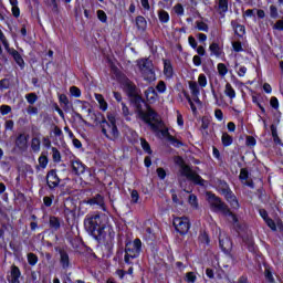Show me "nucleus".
<instances>
[{"label":"nucleus","instance_id":"obj_1","mask_svg":"<svg viewBox=\"0 0 283 283\" xmlns=\"http://www.w3.org/2000/svg\"><path fill=\"white\" fill-rule=\"evenodd\" d=\"M129 103L134 107L139 120L148 125L153 132H160V124L163 122L158 119V112L153 109L151 105L140 94L130 97Z\"/></svg>","mask_w":283,"mask_h":283},{"label":"nucleus","instance_id":"obj_2","mask_svg":"<svg viewBox=\"0 0 283 283\" xmlns=\"http://www.w3.org/2000/svg\"><path fill=\"white\" fill-rule=\"evenodd\" d=\"M84 229L94 240L101 242L107 235L105 232L107 229V218L105 214L98 212L88 213L84 219Z\"/></svg>","mask_w":283,"mask_h":283},{"label":"nucleus","instance_id":"obj_3","mask_svg":"<svg viewBox=\"0 0 283 283\" xmlns=\"http://www.w3.org/2000/svg\"><path fill=\"white\" fill-rule=\"evenodd\" d=\"M117 83H119L123 92L126 94L128 98H134V96H138V86L118 69V66L111 67Z\"/></svg>","mask_w":283,"mask_h":283},{"label":"nucleus","instance_id":"obj_4","mask_svg":"<svg viewBox=\"0 0 283 283\" xmlns=\"http://www.w3.org/2000/svg\"><path fill=\"white\" fill-rule=\"evenodd\" d=\"M176 165L180 168V175L193 185H198L199 187H205L207 189V185L209 182L205 180L198 172L193 171L191 166L185 164V159L181 156H178L175 160Z\"/></svg>","mask_w":283,"mask_h":283},{"label":"nucleus","instance_id":"obj_5","mask_svg":"<svg viewBox=\"0 0 283 283\" xmlns=\"http://www.w3.org/2000/svg\"><path fill=\"white\" fill-rule=\"evenodd\" d=\"M102 127V134L107 140H118L120 138V130L116 125V116L112 113L107 114V119L103 118L99 123Z\"/></svg>","mask_w":283,"mask_h":283},{"label":"nucleus","instance_id":"obj_6","mask_svg":"<svg viewBox=\"0 0 283 283\" xmlns=\"http://www.w3.org/2000/svg\"><path fill=\"white\" fill-rule=\"evenodd\" d=\"M124 262L125 264L133 265L134 262L132 260H136L140 258V253H143V241L136 238L134 241H126L124 248Z\"/></svg>","mask_w":283,"mask_h":283},{"label":"nucleus","instance_id":"obj_7","mask_svg":"<svg viewBox=\"0 0 283 283\" xmlns=\"http://www.w3.org/2000/svg\"><path fill=\"white\" fill-rule=\"evenodd\" d=\"M139 72H142L145 81H156V72L154 71V62L149 57H142L136 61Z\"/></svg>","mask_w":283,"mask_h":283},{"label":"nucleus","instance_id":"obj_8","mask_svg":"<svg viewBox=\"0 0 283 283\" xmlns=\"http://www.w3.org/2000/svg\"><path fill=\"white\" fill-rule=\"evenodd\" d=\"M172 226L179 235H187L191 229V221L187 217H176L172 220Z\"/></svg>","mask_w":283,"mask_h":283},{"label":"nucleus","instance_id":"obj_9","mask_svg":"<svg viewBox=\"0 0 283 283\" xmlns=\"http://www.w3.org/2000/svg\"><path fill=\"white\" fill-rule=\"evenodd\" d=\"M54 251L60 255L59 262L62 271H69V269H72V260H70V253H67V250L63 247H55Z\"/></svg>","mask_w":283,"mask_h":283},{"label":"nucleus","instance_id":"obj_10","mask_svg":"<svg viewBox=\"0 0 283 283\" xmlns=\"http://www.w3.org/2000/svg\"><path fill=\"white\" fill-rule=\"evenodd\" d=\"M46 185L50 189V191H54L59 185H61V178H59V175L56 174V169H51L46 174Z\"/></svg>","mask_w":283,"mask_h":283},{"label":"nucleus","instance_id":"obj_11","mask_svg":"<svg viewBox=\"0 0 283 283\" xmlns=\"http://www.w3.org/2000/svg\"><path fill=\"white\" fill-rule=\"evenodd\" d=\"M219 247L226 253H228V251H231L233 247L231 239H229V237L227 235V232H222V230H219Z\"/></svg>","mask_w":283,"mask_h":283},{"label":"nucleus","instance_id":"obj_12","mask_svg":"<svg viewBox=\"0 0 283 283\" xmlns=\"http://www.w3.org/2000/svg\"><path fill=\"white\" fill-rule=\"evenodd\" d=\"M30 140V135L21 133L15 138V147L20 151H28V142Z\"/></svg>","mask_w":283,"mask_h":283},{"label":"nucleus","instance_id":"obj_13","mask_svg":"<svg viewBox=\"0 0 283 283\" xmlns=\"http://www.w3.org/2000/svg\"><path fill=\"white\" fill-rule=\"evenodd\" d=\"M213 207L223 216H226L227 213H231V209H229V206L224 201H222L220 197L216 195L213 196Z\"/></svg>","mask_w":283,"mask_h":283},{"label":"nucleus","instance_id":"obj_14","mask_svg":"<svg viewBox=\"0 0 283 283\" xmlns=\"http://www.w3.org/2000/svg\"><path fill=\"white\" fill-rule=\"evenodd\" d=\"M221 196L224 197V199L227 200V202H229L232 209H240V202L238 201V197L235 196V193H233V190H231V188H228L227 191Z\"/></svg>","mask_w":283,"mask_h":283},{"label":"nucleus","instance_id":"obj_15","mask_svg":"<svg viewBox=\"0 0 283 283\" xmlns=\"http://www.w3.org/2000/svg\"><path fill=\"white\" fill-rule=\"evenodd\" d=\"M71 169L75 176H83V174H85V169H87V166H85L81 159L75 158L74 160H71Z\"/></svg>","mask_w":283,"mask_h":283},{"label":"nucleus","instance_id":"obj_16","mask_svg":"<svg viewBox=\"0 0 283 283\" xmlns=\"http://www.w3.org/2000/svg\"><path fill=\"white\" fill-rule=\"evenodd\" d=\"M21 269L15 264L11 265L10 274L7 276L9 283H21Z\"/></svg>","mask_w":283,"mask_h":283},{"label":"nucleus","instance_id":"obj_17","mask_svg":"<svg viewBox=\"0 0 283 283\" xmlns=\"http://www.w3.org/2000/svg\"><path fill=\"white\" fill-rule=\"evenodd\" d=\"M239 179L241 180L242 185L250 187V189H254L255 184L249 179V170L247 168H241Z\"/></svg>","mask_w":283,"mask_h":283},{"label":"nucleus","instance_id":"obj_18","mask_svg":"<svg viewBox=\"0 0 283 283\" xmlns=\"http://www.w3.org/2000/svg\"><path fill=\"white\" fill-rule=\"evenodd\" d=\"M7 51L12 56L17 65H19V67L23 70V67H25V61L23 60V56H21V53H19V51H17L15 49H10V48H8Z\"/></svg>","mask_w":283,"mask_h":283},{"label":"nucleus","instance_id":"obj_19","mask_svg":"<svg viewBox=\"0 0 283 283\" xmlns=\"http://www.w3.org/2000/svg\"><path fill=\"white\" fill-rule=\"evenodd\" d=\"M164 63V76L166 78H174V64H171V60L163 59Z\"/></svg>","mask_w":283,"mask_h":283},{"label":"nucleus","instance_id":"obj_20","mask_svg":"<svg viewBox=\"0 0 283 283\" xmlns=\"http://www.w3.org/2000/svg\"><path fill=\"white\" fill-rule=\"evenodd\" d=\"M145 97L146 101L150 104L156 103V101H158V93L156 92V88H154L153 86H149L145 92Z\"/></svg>","mask_w":283,"mask_h":283},{"label":"nucleus","instance_id":"obj_21","mask_svg":"<svg viewBox=\"0 0 283 283\" xmlns=\"http://www.w3.org/2000/svg\"><path fill=\"white\" fill-rule=\"evenodd\" d=\"M48 224H49V229H51L54 233L59 231V229H61V218L56 216H50Z\"/></svg>","mask_w":283,"mask_h":283},{"label":"nucleus","instance_id":"obj_22","mask_svg":"<svg viewBox=\"0 0 283 283\" xmlns=\"http://www.w3.org/2000/svg\"><path fill=\"white\" fill-rule=\"evenodd\" d=\"M189 87L192 94V101L195 103H200V98H198V96L200 95V86H198V82H189Z\"/></svg>","mask_w":283,"mask_h":283},{"label":"nucleus","instance_id":"obj_23","mask_svg":"<svg viewBox=\"0 0 283 283\" xmlns=\"http://www.w3.org/2000/svg\"><path fill=\"white\" fill-rule=\"evenodd\" d=\"M217 12L224 17V12L229 10V0H217Z\"/></svg>","mask_w":283,"mask_h":283},{"label":"nucleus","instance_id":"obj_24","mask_svg":"<svg viewBox=\"0 0 283 283\" xmlns=\"http://www.w3.org/2000/svg\"><path fill=\"white\" fill-rule=\"evenodd\" d=\"M88 203L97 205V207H101L105 211V197H103L101 193H97L95 197L90 199Z\"/></svg>","mask_w":283,"mask_h":283},{"label":"nucleus","instance_id":"obj_25","mask_svg":"<svg viewBox=\"0 0 283 283\" xmlns=\"http://www.w3.org/2000/svg\"><path fill=\"white\" fill-rule=\"evenodd\" d=\"M216 189L222 196L228 189H231V188L229 187V184H227V181L219 179L216 182Z\"/></svg>","mask_w":283,"mask_h":283},{"label":"nucleus","instance_id":"obj_26","mask_svg":"<svg viewBox=\"0 0 283 283\" xmlns=\"http://www.w3.org/2000/svg\"><path fill=\"white\" fill-rule=\"evenodd\" d=\"M135 23L138 30L147 29V20L143 15H137L135 19Z\"/></svg>","mask_w":283,"mask_h":283},{"label":"nucleus","instance_id":"obj_27","mask_svg":"<svg viewBox=\"0 0 283 283\" xmlns=\"http://www.w3.org/2000/svg\"><path fill=\"white\" fill-rule=\"evenodd\" d=\"M95 99L99 104V109L102 112H107L108 105H107V102L105 101V97H103L102 94H95Z\"/></svg>","mask_w":283,"mask_h":283},{"label":"nucleus","instance_id":"obj_28","mask_svg":"<svg viewBox=\"0 0 283 283\" xmlns=\"http://www.w3.org/2000/svg\"><path fill=\"white\" fill-rule=\"evenodd\" d=\"M158 19L160 23H169V20L171 19V17L169 15V12H167L166 10H159Z\"/></svg>","mask_w":283,"mask_h":283},{"label":"nucleus","instance_id":"obj_29","mask_svg":"<svg viewBox=\"0 0 283 283\" xmlns=\"http://www.w3.org/2000/svg\"><path fill=\"white\" fill-rule=\"evenodd\" d=\"M38 163L41 169H45L50 163V159L48 158V155L45 153H42L41 156L38 158Z\"/></svg>","mask_w":283,"mask_h":283},{"label":"nucleus","instance_id":"obj_30","mask_svg":"<svg viewBox=\"0 0 283 283\" xmlns=\"http://www.w3.org/2000/svg\"><path fill=\"white\" fill-rule=\"evenodd\" d=\"M140 145L145 154H148V156H151V154H154V150H151V145H149V142H147V139L140 138Z\"/></svg>","mask_w":283,"mask_h":283},{"label":"nucleus","instance_id":"obj_31","mask_svg":"<svg viewBox=\"0 0 283 283\" xmlns=\"http://www.w3.org/2000/svg\"><path fill=\"white\" fill-rule=\"evenodd\" d=\"M221 142L223 147H230V145H233V137L229 135V133H223L221 137Z\"/></svg>","mask_w":283,"mask_h":283},{"label":"nucleus","instance_id":"obj_32","mask_svg":"<svg viewBox=\"0 0 283 283\" xmlns=\"http://www.w3.org/2000/svg\"><path fill=\"white\" fill-rule=\"evenodd\" d=\"M31 149L35 154H38V151H41V139H39V137H33L32 138V140H31Z\"/></svg>","mask_w":283,"mask_h":283},{"label":"nucleus","instance_id":"obj_33","mask_svg":"<svg viewBox=\"0 0 283 283\" xmlns=\"http://www.w3.org/2000/svg\"><path fill=\"white\" fill-rule=\"evenodd\" d=\"M27 260H28L30 266H36V263L39 262V256L36 254L30 252L27 255Z\"/></svg>","mask_w":283,"mask_h":283},{"label":"nucleus","instance_id":"obj_34","mask_svg":"<svg viewBox=\"0 0 283 283\" xmlns=\"http://www.w3.org/2000/svg\"><path fill=\"white\" fill-rule=\"evenodd\" d=\"M25 98L29 105H34L36 101H39V95H36V93H29L25 95Z\"/></svg>","mask_w":283,"mask_h":283},{"label":"nucleus","instance_id":"obj_35","mask_svg":"<svg viewBox=\"0 0 283 283\" xmlns=\"http://www.w3.org/2000/svg\"><path fill=\"white\" fill-rule=\"evenodd\" d=\"M226 96H229V98H235V90H233V86H231L230 83L226 84Z\"/></svg>","mask_w":283,"mask_h":283},{"label":"nucleus","instance_id":"obj_36","mask_svg":"<svg viewBox=\"0 0 283 283\" xmlns=\"http://www.w3.org/2000/svg\"><path fill=\"white\" fill-rule=\"evenodd\" d=\"M51 150L53 163H61V151H59V148L52 147Z\"/></svg>","mask_w":283,"mask_h":283},{"label":"nucleus","instance_id":"obj_37","mask_svg":"<svg viewBox=\"0 0 283 283\" xmlns=\"http://www.w3.org/2000/svg\"><path fill=\"white\" fill-rule=\"evenodd\" d=\"M174 12L177 17H185V7L181 3H177L174 7Z\"/></svg>","mask_w":283,"mask_h":283},{"label":"nucleus","instance_id":"obj_38","mask_svg":"<svg viewBox=\"0 0 283 283\" xmlns=\"http://www.w3.org/2000/svg\"><path fill=\"white\" fill-rule=\"evenodd\" d=\"M217 70L219 76H227V73L229 72V69H227V65L224 63H219Z\"/></svg>","mask_w":283,"mask_h":283},{"label":"nucleus","instance_id":"obj_39","mask_svg":"<svg viewBox=\"0 0 283 283\" xmlns=\"http://www.w3.org/2000/svg\"><path fill=\"white\" fill-rule=\"evenodd\" d=\"M59 101L61 105H64V107H72V103H70V98H67V95L61 94L59 96Z\"/></svg>","mask_w":283,"mask_h":283},{"label":"nucleus","instance_id":"obj_40","mask_svg":"<svg viewBox=\"0 0 283 283\" xmlns=\"http://www.w3.org/2000/svg\"><path fill=\"white\" fill-rule=\"evenodd\" d=\"M168 140H169V143H171V145H174L175 147H184V146H185V144H184L181 140H179L178 138H176V137L172 136V135H169V136H168Z\"/></svg>","mask_w":283,"mask_h":283},{"label":"nucleus","instance_id":"obj_41","mask_svg":"<svg viewBox=\"0 0 283 283\" xmlns=\"http://www.w3.org/2000/svg\"><path fill=\"white\" fill-rule=\"evenodd\" d=\"M188 202L193 209H198V197L196 195H189Z\"/></svg>","mask_w":283,"mask_h":283},{"label":"nucleus","instance_id":"obj_42","mask_svg":"<svg viewBox=\"0 0 283 283\" xmlns=\"http://www.w3.org/2000/svg\"><path fill=\"white\" fill-rule=\"evenodd\" d=\"M156 90L159 94H165V92H167V83L159 81L156 85Z\"/></svg>","mask_w":283,"mask_h":283},{"label":"nucleus","instance_id":"obj_43","mask_svg":"<svg viewBox=\"0 0 283 283\" xmlns=\"http://www.w3.org/2000/svg\"><path fill=\"white\" fill-rule=\"evenodd\" d=\"M70 94L74 98H81V94H82L81 88H78V86H71L70 87Z\"/></svg>","mask_w":283,"mask_h":283},{"label":"nucleus","instance_id":"obj_44","mask_svg":"<svg viewBox=\"0 0 283 283\" xmlns=\"http://www.w3.org/2000/svg\"><path fill=\"white\" fill-rule=\"evenodd\" d=\"M53 202H54V195L43 197L44 207L50 208L52 207Z\"/></svg>","mask_w":283,"mask_h":283},{"label":"nucleus","instance_id":"obj_45","mask_svg":"<svg viewBox=\"0 0 283 283\" xmlns=\"http://www.w3.org/2000/svg\"><path fill=\"white\" fill-rule=\"evenodd\" d=\"M130 198H132L133 205H138V200H140V195L138 193V190L133 189L130 192Z\"/></svg>","mask_w":283,"mask_h":283},{"label":"nucleus","instance_id":"obj_46","mask_svg":"<svg viewBox=\"0 0 283 283\" xmlns=\"http://www.w3.org/2000/svg\"><path fill=\"white\" fill-rule=\"evenodd\" d=\"M3 90H10V78L0 80V91L3 92Z\"/></svg>","mask_w":283,"mask_h":283},{"label":"nucleus","instance_id":"obj_47","mask_svg":"<svg viewBox=\"0 0 283 283\" xmlns=\"http://www.w3.org/2000/svg\"><path fill=\"white\" fill-rule=\"evenodd\" d=\"M197 30H199V32H209V25L203 21H197Z\"/></svg>","mask_w":283,"mask_h":283},{"label":"nucleus","instance_id":"obj_48","mask_svg":"<svg viewBox=\"0 0 283 283\" xmlns=\"http://www.w3.org/2000/svg\"><path fill=\"white\" fill-rule=\"evenodd\" d=\"M97 19L101 23H107V13L103 10H97Z\"/></svg>","mask_w":283,"mask_h":283},{"label":"nucleus","instance_id":"obj_49","mask_svg":"<svg viewBox=\"0 0 283 283\" xmlns=\"http://www.w3.org/2000/svg\"><path fill=\"white\" fill-rule=\"evenodd\" d=\"M10 112H12V107L10 105H1L0 106V114L2 116H8V114H10Z\"/></svg>","mask_w":283,"mask_h":283},{"label":"nucleus","instance_id":"obj_50","mask_svg":"<svg viewBox=\"0 0 283 283\" xmlns=\"http://www.w3.org/2000/svg\"><path fill=\"white\" fill-rule=\"evenodd\" d=\"M196 280H198V276H196V273L193 272L186 273V282L196 283Z\"/></svg>","mask_w":283,"mask_h":283},{"label":"nucleus","instance_id":"obj_51","mask_svg":"<svg viewBox=\"0 0 283 283\" xmlns=\"http://www.w3.org/2000/svg\"><path fill=\"white\" fill-rule=\"evenodd\" d=\"M234 32L238 36H244V32H245L244 25L237 24L234 28Z\"/></svg>","mask_w":283,"mask_h":283},{"label":"nucleus","instance_id":"obj_52","mask_svg":"<svg viewBox=\"0 0 283 283\" xmlns=\"http://www.w3.org/2000/svg\"><path fill=\"white\" fill-rule=\"evenodd\" d=\"M270 17L271 19H277L280 17V13H277V7L275 6H270Z\"/></svg>","mask_w":283,"mask_h":283},{"label":"nucleus","instance_id":"obj_53","mask_svg":"<svg viewBox=\"0 0 283 283\" xmlns=\"http://www.w3.org/2000/svg\"><path fill=\"white\" fill-rule=\"evenodd\" d=\"M0 41L2 45L8 50L10 48V43H8V39L6 38V34H3V31L0 30Z\"/></svg>","mask_w":283,"mask_h":283},{"label":"nucleus","instance_id":"obj_54","mask_svg":"<svg viewBox=\"0 0 283 283\" xmlns=\"http://www.w3.org/2000/svg\"><path fill=\"white\" fill-rule=\"evenodd\" d=\"M264 222L268 224V227H270V229H272V231L277 230V226H275V221H273V219L268 217V219H265Z\"/></svg>","mask_w":283,"mask_h":283},{"label":"nucleus","instance_id":"obj_55","mask_svg":"<svg viewBox=\"0 0 283 283\" xmlns=\"http://www.w3.org/2000/svg\"><path fill=\"white\" fill-rule=\"evenodd\" d=\"M200 240L201 242H203V244H210L211 243V239L209 238V233L207 232H203L201 235H200Z\"/></svg>","mask_w":283,"mask_h":283},{"label":"nucleus","instance_id":"obj_56","mask_svg":"<svg viewBox=\"0 0 283 283\" xmlns=\"http://www.w3.org/2000/svg\"><path fill=\"white\" fill-rule=\"evenodd\" d=\"M157 176L160 180H165V178H167V171L165 168H157Z\"/></svg>","mask_w":283,"mask_h":283},{"label":"nucleus","instance_id":"obj_57","mask_svg":"<svg viewBox=\"0 0 283 283\" xmlns=\"http://www.w3.org/2000/svg\"><path fill=\"white\" fill-rule=\"evenodd\" d=\"M188 43L192 50H196L198 48V42L196 41V38L193 35H189Z\"/></svg>","mask_w":283,"mask_h":283},{"label":"nucleus","instance_id":"obj_58","mask_svg":"<svg viewBox=\"0 0 283 283\" xmlns=\"http://www.w3.org/2000/svg\"><path fill=\"white\" fill-rule=\"evenodd\" d=\"M198 83L200 87H207V76L205 74H200L198 78Z\"/></svg>","mask_w":283,"mask_h":283},{"label":"nucleus","instance_id":"obj_59","mask_svg":"<svg viewBox=\"0 0 283 283\" xmlns=\"http://www.w3.org/2000/svg\"><path fill=\"white\" fill-rule=\"evenodd\" d=\"M11 12H12V15L14 17V19H19V17H21V9L19 8V6L12 7Z\"/></svg>","mask_w":283,"mask_h":283},{"label":"nucleus","instance_id":"obj_60","mask_svg":"<svg viewBox=\"0 0 283 283\" xmlns=\"http://www.w3.org/2000/svg\"><path fill=\"white\" fill-rule=\"evenodd\" d=\"M120 105H122L123 116L125 117L130 116L129 107L127 106V104H125V102H122Z\"/></svg>","mask_w":283,"mask_h":283},{"label":"nucleus","instance_id":"obj_61","mask_svg":"<svg viewBox=\"0 0 283 283\" xmlns=\"http://www.w3.org/2000/svg\"><path fill=\"white\" fill-rule=\"evenodd\" d=\"M232 48H233L234 52H242V50H244V49H242V43L239 41L232 42Z\"/></svg>","mask_w":283,"mask_h":283},{"label":"nucleus","instance_id":"obj_62","mask_svg":"<svg viewBox=\"0 0 283 283\" xmlns=\"http://www.w3.org/2000/svg\"><path fill=\"white\" fill-rule=\"evenodd\" d=\"M245 143H247L248 147H255V143H256L255 137L248 136Z\"/></svg>","mask_w":283,"mask_h":283},{"label":"nucleus","instance_id":"obj_63","mask_svg":"<svg viewBox=\"0 0 283 283\" xmlns=\"http://www.w3.org/2000/svg\"><path fill=\"white\" fill-rule=\"evenodd\" d=\"M270 105L273 107V109H277L280 107V102L277 101V97H271Z\"/></svg>","mask_w":283,"mask_h":283},{"label":"nucleus","instance_id":"obj_64","mask_svg":"<svg viewBox=\"0 0 283 283\" xmlns=\"http://www.w3.org/2000/svg\"><path fill=\"white\" fill-rule=\"evenodd\" d=\"M265 280L270 283H274L275 279L273 277V273L270 272V270H265Z\"/></svg>","mask_w":283,"mask_h":283}]
</instances>
